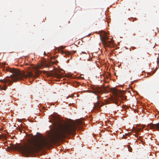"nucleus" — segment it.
Listing matches in <instances>:
<instances>
[{"label":"nucleus","mask_w":159,"mask_h":159,"mask_svg":"<svg viewBox=\"0 0 159 159\" xmlns=\"http://www.w3.org/2000/svg\"><path fill=\"white\" fill-rule=\"evenodd\" d=\"M84 123L81 119L66 125H64L60 121H57L54 123L55 130L48 139L41 142L32 140L29 142V144L25 147L22 145H18L15 148L21 151L27 156H32L39 150L49 147L51 144L57 143L67 136L75 134L76 129L81 128Z\"/></svg>","instance_id":"1"},{"label":"nucleus","mask_w":159,"mask_h":159,"mask_svg":"<svg viewBox=\"0 0 159 159\" xmlns=\"http://www.w3.org/2000/svg\"><path fill=\"white\" fill-rule=\"evenodd\" d=\"M25 65L26 66H29L27 67L28 70L26 72V74L14 68H8L7 69L8 71L13 74L10 76L13 81H17L21 80L23 78L36 77L41 73V71L35 68L33 65H29L28 63H25Z\"/></svg>","instance_id":"2"},{"label":"nucleus","mask_w":159,"mask_h":159,"mask_svg":"<svg viewBox=\"0 0 159 159\" xmlns=\"http://www.w3.org/2000/svg\"><path fill=\"white\" fill-rule=\"evenodd\" d=\"M101 40L105 47H111L112 46V41H108V37L105 32L102 31L100 35Z\"/></svg>","instance_id":"3"},{"label":"nucleus","mask_w":159,"mask_h":159,"mask_svg":"<svg viewBox=\"0 0 159 159\" xmlns=\"http://www.w3.org/2000/svg\"><path fill=\"white\" fill-rule=\"evenodd\" d=\"M113 93L116 96L115 98H113L112 99V102L116 104H118V101L117 97H120L122 100H125L127 97L126 96L122 95L120 94L121 91L117 90L115 89H113L111 90Z\"/></svg>","instance_id":"4"},{"label":"nucleus","mask_w":159,"mask_h":159,"mask_svg":"<svg viewBox=\"0 0 159 159\" xmlns=\"http://www.w3.org/2000/svg\"><path fill=\"white\" fill-rule=\"evenodd\" d=\"M12 81L9 79H6L0 80V89L1 90H5L7 88L6 86V83H8V85L11 84L14 81L11 79Z\"/></svg>","instance_id":"5"},{"label":"nucleus","mask_w":159,"mask_h":159,"mask_svg":"<svg viewBox=\"0 0 159 159\" xmlns=\"http://www.w3.org/2000/svg\"><path fill=\"white\" fill-rule=\"evenodd\" d=\"M48 75L53 77H56L58 79L61 78L62 75L59 74L57 71H51L48 73Z\"/></svg>","instance_id":"6"},{"label":"nucleus","mask_w":159,"mask_h":159,"mask_svg":"<svg viewBox=\"0 0 159 159\" xmlns=\"http://www.w3.org/2000/svg\"><path fill=\"white\" fill-rule=\"evenodd\" d=\"M147 126L150 129H159V123L155 124H149Z\"/></svg>","instance_id":"7"},{"label":"nucleus","mask_w":159,"mask_h":159,"mask_svg":"<svg viewBox=\"0 0 159 159\" xmlns=\"http://www.w3.org/2000/svg\"><path fill=\"white\" fill-rule=\"evenodd\" d=\"M76 51H71L70 52H66L64 50L62 51V53H64L66 54V55H70L72 53H76Z\"/></svg>","instance_id":"8"},{"label":"nucleus","mask_w":159,"mask_h":159,"mask_svg":"<svg viewBox=\"0 0 159 159\" xmlns=\"http://www.w3.org/2000/svg\"><path fill=\"white\" fill-rule=\"evenodd\" d=\"M102 106V103L100 104V103L98 101L97 103L94 105V108L97 109L98 110L99 109L100 107Z\"/></svg>","instance_id":"9"},{"label":"nucleus","mask_w":159,"mask_h":159,"mask_svg":"<svg viewBox=\"0 0 159 159\" xmlns=\"http://www.w3.org/2000/svg\"><path fill=\"white\" fill-rule=\"evenodd\" d=\"M95 92L97 93H102V92L101 89H98L95 90Z\"/></svg>","instance_id":"10"},{"label":"nucleus","mask_w":159,"mask_h":159,"mask_svg":"<svg viewBox=\"0 0 159 159\" xmlns=\"http://www.w3.org/2000/svg\"><path fill=\"white\" fill-rule=\"evenodd\" d=\"M139 57L137 56L135 57V58H134V61L135 62H137L139 61Z\"/></svg>","instance_id":"11"},{"label":"nucleus","mask_w":159,"mask_h":159,"mask_svg":"<svg viewBox=\"0 0 159 159\" xmlns=\"http://www.w3.org/2000/svg\"><path fill=\"white\" fill-rule=\"evenodd\" d=\"M133 128H134V127H133ZM134 130L137 133H138L140 132V130L139 129H135L134 128Z\"/></svg>","instance_id":"12"},{"label":"nucleus","mask_w":159,"mask_h":159,"mask_svg":"<svg viewBox=\"0 0 159 159\" xmlns=\"http://www.w3.org/2000/svg\"><path fill=\"white\" fill-rule=\"evenodd\" d=\"M146 126V125H143L142 126V129H143Z\"/></svg>","instance_id":"13"},{"label":"nucleus","mask_w":159,"mask_h":159,"mask_svg":"<svg viewBox=\"0 0 159 159\" xmlns=\"http://www.w3.org/2000/svg\"><path fill=\"white\" fill-rule=\"evenodd\" d=\"M129 134L128 133V134H127L126 135L127 136H129Z\"/></svg>","instance_id":"14"},{"label":"nucleus","mask_w":159,"mask_h":159,"mask_svg":"<svg viewBox=\"0 0 159 159\" xmlns=\"http://www.w3.org/2000/svg\"><path fill=\"white\" fill-rule=\"evenodd\" d=\"M97 99H98H98H99V97H98H98H97Z\"/></svg>","instance_id":"15"},{"label":"nucleus","mask_w":159,"mask_h":159,"mask_svg":"<svg viewBox=\"0 0 159 159\" xmlns=\"http://www.w3.org/2000/svg\"><path fill=\"white\" fill-rule=\"evenodd\" d=\"M129 150L130 152H131V150H130L129 149Z\"/></svg>","instance_id":"16"},{"label":"nucleus","mask_w":159,"mask_h":159,"mask_svg":"<svg viewBox=\"0 0 159 159\" xmlns=\"http://www.w3.org/2000/svg\"><path fill=\"white\" fill-rule=\"evenodd\" d=\"M57 61H56V62H55V63H56L57 62Z\"/></svg>","instance_id":"17"},{"label":"nucleus","mask_w":159,"mask_h":159,"mask_svg":"<svg viewBox=\"0 0 159 159\" xmlns=\"http://www.w3.org/2000/svg\"><path fill=\"white\" fill-rule=\"evenodd\" d=\"M44 55H45V54H46V53L45 52H44Z\"/></svg>","instance_id":"18"},{"label":"nucleus","mask_w":159,"mask_h":159,"mask_svg":"<svg viewBox=\"0 0 159 159\" xmlns=\"http://www.w3.org/2000/svg\"><path fill=\"white\" fill-rule=\"evenodd\" d=\"M145 130H148V129H147V128H146V129H145Z\"/></svg>","instance_id":"19"},{"label":"nucleus","mask_w":159,"mask_h":159,"mask_svg":"<svg viewBox=\"0 0 159 159\" xmlns=\"http://www.w3.org/2000/svg\"><path fill=\"white\" fill-rule=\"evenodd\" d=\"M64 48H63V47H62V49H64Z\"/></svg>","instance_id":"20"}]
</instances>
